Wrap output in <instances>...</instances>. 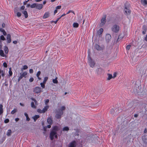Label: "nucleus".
<instances>
[{
  "label": "nucleus",
  "mask_w": 147,
  "mask_h": 147,
  "mask_svg": "<svg viewBox=\"0 0 147 147\" xmlns=\"http://www.w3.org/2000/svg\"><path fill=\"white\" fill-rule=\"evenodd\" d=\"M60 129V127L57 125L52 127L49 134V138L51 140H53L54 139V137L56 139L58 138L57 132Z\"/></svg>",
  "instance_id": "1"
},
{
  "label": "nucleus",
  "mask_w": 147,
  "mask_h": 147,
  "mask_svg": "<svg viewBox=\"0 0 147 147\" xmlns=\"http://www.w3.org/2000/svg\"><path fill=\"white\" fill-rule=\"evenodd\" d=\"M146 110V109L145 104L144 103L140 104L139 105L137 108V112L139 114Z\"/></svg>",
  "instance_id": "2"
},
{
  "label": "nucleus",
  "mask_w": 147,
  "mask_h": 147,
  "mask_svg": "<svg viewBox=\"0 0 147 147\" xmlns=\"http://www.w3.org/2000/svg\"><path fill=\"white\" fill-rule=\"evenodd\" d=\"M111 30L113 32L117 33L120 31V27L119 25L115 24L111 27Z\"/></svg>",
  "instance_id": "3"
},
{
  "label": "nucleus",
  "mask_w": 147,
  "mask_h": 147,
  "mask_svg": "<svg viewBox=\"0 0 147 147\" xmlns=\"http://www.w3.org/2000/svg\"><path fill=\"white\" fill-rule=\"evenodd\" d=\"M63 114V112L58 109L55 115V117L57 119H60L61 117V115H62Z\"/></svg>",
  "instance_id": "4"
},
{
  "label": "nucleus",
  "mask_w": 147,
  "mask_h": 147,
  "mask_svg": "<svg viewBox=\"0 0 147 147\" xmlns=\"http://www.w3.org/2000/svg\"><path fill=\"white\" fill-rule=\"evenodd\" d=\"M106 16L104 15L101 20V23L100 24V26H102L105 25L106 22Z\"/></svg>",
  "instance_id": "5"
},
{
  "label": "nucleus",
  "mask_w": 147,
  "mask_h": 147,
  "mask_svg": "<svg viewBox=\"0 0 147 147\" xmlns=\"http://www.w3.org/2000/svg\"><path fill=\"white\" fill-rule=\"evenodd\" d=\"M141 117L144 118L146 119H147V111L146 110L143 111L142 113H140Z\"/></svg>",
  "instance_id": "6"
},
{
  "label": "nucleus",
  "mask_w": 147,
  "mask_h": 147,
  "mask_svg": "<svg viewBox=\"0 0 147 147\" xmlns=\"http://www.w3.org/2000/svg\"><path fill=\"white\" fill-rule=\"evenodd\" d=\"M88 60L90 66L91 67H93L95 65V63L94 61L92 60L90 57L89 58Z\"/></svg>",
  "instance_id": "7"
},
{
  "label": "nucleus",
  "mask_w": 147,
  "mask_h": 147,
  "mask_svg": "<svg viewBox=\"0 0 147 147\" xmlns=\"http://www.w3.org/2000/svg\"><path fill=\"white\" fill-rule=\"evenodd\" d=\"M20 76L19 77L18 79V82H19L23 77H25L26 76L27 74V73L26 71L23 72L22 74L20 73Z\"/></svg>",
  "instance_id": "8"
},
{
  "label": "nucleus",
  "mask_w": 147,
  "mask_h": 147,
  "mask_svg": "<svg viewBox=\"0 0 147 147\" xmlns=\"http://www.w3.org/2000/svg\"><path fill=\"white\" fill-rule=\"evenodd\" d=\"M77 145L76 142L75 140H73L69 144L68 147H76Z\"/></svg>",
  "instance_id": "9"
},
{
  "label": "nucleus",
  "mask_w": 147,
  "mask_h": 147,
  "mask_svg": "<svg viewBox=\"0 0 147 147\" xmlns=\"http://www.w3.org/2000/svg\"><path fill=\"white\" fill-rule=\"evenodd\" d=\"M41 88L39 87H36L33 89V92L35 93L38 94L41 91Z\"/></svg>",
  "instance_id": "10"
},
{
  "label": "nucleus",
  "mask_w": 147,
  "mask_h": 147,
  "mask_svg": "<svg viewBox=\"0 0 147 147\" xmlns=\"http://www.w3.org/2000/svg\"><path fill=\"white\" fill-rule=\"evenodd\" d=\"M104 46H102L100 47L99 45L97 44H96L95 45V48L98 51L102 50L104 49Z\"/></svg>",
  "instance_id": "11"
},
{
  "label": "nucleus",
  "mask_w": 147,
  "mask_h": 147,
  "mask_svg": "<svg viewBox=\"0 0 147 147\" xmlns=\"http://www.w3.org/2000/svg\"><path fill=\"white\" fill-rule=\"evenodd\" d=\"M111 35L109 34H107L106 36L105 39L107 42H109L111 40Z\"/></svg>",
  "instance_id": "12"
},
{
  "label": "nucleus",
  "mask_w": 147,
  "mask_h": 147,
  "mask_svg": "<svg viewBox=\"0 0 147 147\" xmlns=\"http://www.w3.org/2000/svg\"><path fill=\"white\" fill-rule=\"evenodd\" d=\"M124 11H125V14L126 15H129L131 13L130 10L129 9H127L126 6H125Z\"/></svg>",
  "instance_id": "13"
},
{
  "label": "nucleus",
  "mask_w": 147,
  "mask_h": 147,
  "mask_svg": "<svg viewBox=\"0 0 147 147\" xmlns=\"http://www.w3.org/2000/svg\"><path fill=\"white\" fill-rule=\"evenodd\" d=\"M7 42L8 43H10L11 41V36L10 34H8L7 36Z\"/></svg>",
  "instance_id": "14"
},
{
  "label": "nucleus",
  "mask_w": 147,
  "mask_h": 147,
  "mask_svg": "<svg viewBox=\"0 0 147 147\" xmlns=\"http://www.w3.org/2000/svg\"><path fill=\"white\" fill-rule=\"evenodd\" d=\"M96 71L98 74H99L102 73L104 71L101 68H98L96 70Z\"/></svg>",
  "instance_id": "15"
},
{
  "label": "nucleus",
  "mask_w": 147,
  "mask_h": 147,
  "mask_svg": "<svg viewBox=\"0 0 147 147\" xmlns=\"http://www.w3.org/2000/svg\"><path fill=\"white\" fill-rule=\"evenodd\" d=\"M103 30L102 28H100L97 31V34L99 37H100L101 36V34L103 32Z\"/></svg>",
  "instance_id": "16"
},
{
  "label": "nucleus",
  "mask_w": 147,
  "mask_h": 147,
  "mask_svg": "<svg viewBox=\"0 0 147 147\" xmlns=\"http://www.w3.org/2000/svg\"><path fill=\"white\" fill-rule=\"evenodd\" d=\"M36 9L40 10L43 7V5L42 4H36Z\"/></svg>",
  "instance_id": "17"
},
{
  "label": "nucleus",
  "mask_w": 147,
  "mask_h": 147,
  "mask_svg": "<svg viewBox=\"0 0 147 147\" xmlns=\"http://www.w3.org/2000/svg\"><path fill=\"white\" fill-rule=\"evenodd\" d=\"M47 122L49 124L52 125L53 123V121L52 118L51 117L48 118L47 119Z\"/></svg>",
  "instance_id": "18"
},
{
  "label": "nucleus",
  "mask_w": 147,
  "mask_h": 147,
  "mask_svg": "<svg viewBox=\"0 0 147 147\" xmlns=\"http://www.w3.org/2000/svg\"><path fill=\"white\" fill-rule=\"evenodd\" d=\"M140 2L144 6L147 5V0H141Z\"/></svg>",
  "instance_id": "19"
},
{
  "label": "nucleus",
  "mask_w": 147,
  "mask_h": 147,
  "mask_svg": "<svg viewBox=\"0 0 147 147\" xmlns=\"http://www.w3.org/2000/svg\"><path fill=\"white\" fill-rule=\"evenodd\" d=\"M49 16V13L47 12L45 13L43 16V19H46L48 18Z\"/></svg>",
  "instance_id": "20"
},
{
  "label": "nucleus",
  "mask_w": 147,
  "mask_h": 147,
  "mask_svg": "<svg viewBox=\"0 0 147 147\" xmlns=\"http://www.w3.org/2000/svg\"><path fill=\"white\" fill-rule=\"evenodd\" d=\"M40 117V116L38 115H35L34 117H32L33 119H34V122H35L36 120L39 118Z\"/></svg>",
  "instance_id": "21"
},
{
  "label": "nucleus",
  "mask_w": 147,
  "mask_h": 147,
  "mask_svg": "<svg viewBox=\"0 0 147 147\" xmlns=\"http://www.w3.org/2000/svg\"><path fill=\"white\" fill-rule=\"evenodd\" d=\"M49 107V106L48 105H46L44 107V108L42 109V111L44 113H45L47 111Z\"/></svg>",
  "instance_id": "22"
},
{
  "label": "nucleus",
  "mask_w": 147,
  "mask_h": 147,
  "mask_svg": "<svg viewBox=\"0 0 147 147\" xmlns=\"http://www.w3.org/2000/svg\"><path fill=\"white\" fill-rule=\"evenodd\" d=\"M9 74L8 75V77H10V76H12L13 74V73L12 71H11V67H10L9 68Z\"/></svg>",
  "instance_id": "23"
},
{
  "label": "nucleus",
  "mask_w": 147,
  "mask_h": 147,
  "mask_svg": "<svg viewBox=\"0 0 147 147\" xmlns=\"http://www.w3.org/2000/svg\"><path fill=\"white\" fill-rule=\"evenodd\" d=\"M22 13L24 15L25 17L26 18H28V14L26 11H22Z\"/></svg>",
  "instance_id": "24"
},
{
  "label": "nucleus",
  "mask_w": 147,
  "mask_h": 147,
  "mask_svg": "<svg viewBox=\"0 0 147 147\" xmlns=\"http://www.w3.org/2000/svg\"><path fill=\"white\" fill-rule=\"evenodd\" d=\"M3 105L2 104L0 105V115L3 112Z\"/></svg>",
  "instance_id": "25"
},
{
  "label": "nucleus",
  "mask_w": 147,
  "mask_h": 147,
  "mask_svg": "<svg viewBox=\"0 0 147 147\" xmlns=\"http://www.w3.org/2000/svg\"><path fill=\"white\" fill-rule=\"evenodd\" d=\"M0 31L3 33V34L4 36H5L7 35V33L5 30L2 28H0Z\"/></svg>",
  "instance_id": "26"
},
{
  "label": "nucleus",
  "mask_w": 147,
  "mask_h": 147,
  "mask_svg": "<svg viewBox=\"0 0 147 147\" xmlns=\"http://www.w3.org/2000/svg\"><path fill=\"white\" fill-rule=\"evenodd\" d=\"M24 115L26 117V120L28 121H29L30 120V119L29 118L28 114L26 113H25Z\"/></svg>",
  "instance_id": "27"
},
{
  "label": "nucleus",
  "mask_w": 147,
  "mask_h": 147,
  "mask_svg": "<svg viewBox=\"0 0 147 147\" xmlns=\"http://www.w3.org/2000/svg\"><path fill=\"white\" fill-rule=\"evenodd\" d=\"M11 129H9L7 131V135L8 136H11Z\"/></svg>",
  "instance_id": "28"
},
{
  "label": "nucleus",
  "mask_w": 147,
  "mask_h": 147,
  "mask_svg": "<svg viewBox=\"0 0 147 147\" xmlns=\"http://www.w3.org/2000/svg\"><path fill=\"white\" fill-rule=\"evenodd\" d=\"M0 74H1V76L3 77H4L5 75V71L1 69H0Z\"/></svg>",
  "instance_id": "29"
},
{
  "label": "nucleus",
  "mask_w": 147,
  "mask_h": 147,
  "mask_svg": "<svg viewBox=\"0 0 147 147\" xmlns=\"http://www.w3.org/2000/svg\"><path fill=\"white\" fill-rule=\"evenodd\" d=\"M69 130V127H67V126H65V127H64L63 129V131H68Z\"/></svg>",
  "instance_id": "30"
},
{
  "label": "nucleus",
  "mask_w": 147,
  "mask_h": 147,
  "mask_svg": "<svg viewBox=\"0 0 147 147\" xmlns=\"http://www.w3.org/2000/svg\"><path fill=\"white\" fill-rule=\"evenodd\" d=\"M0 55L3 57H5V55L4 54L3 51L1 49L0 50Z\"/></svg>",
  "instance_id": "31"
},
{
  "label": "nucleus",
  "mask_w": 147,
  "mask_h": 147,
  "mask_svg": "<svg viewBox=\"0 0 147 147\" xmlns=\"http://www.w3.org/2000/svg\"><path fill=\"white\" fill-rule=\"evenodd\" d=\"M79 26V24L78 23L76 22H74L73 24V26L74 28H77Z\"/></svg>",
  "instance_id": "32"
},
{
  "label": "nucleus",
  "mask_w": 147,
  "mask_h": 147,
  "mask_svg": "<svg viewBox=\"0 0 147 147\" xmlns=\"http://www.w3.org/2000/svg\"><path fill=\"white\" fill-rule=\"evenodd\" d=\"M4 50L5 51V52L6 53H7L8 52V49L7 46H5L4 47Z\"/></svg>",
  "instance_id": "33"
},
{
  "label": "nucleus",
  "mask_w": 147,
  "mask_h": 147,
  "mask_svg": "<svg viewBox=\"0 0 147 147\" xmlns=\"http://www.w3.org/2000/svg\"><path fill=\"white\" fill-rule=\"evenodd\" d=\"M108 78H107V80H109L111 79L112 78H113V76L112 74H108Z\"/></svg>",
  "instance_id": "34"
},
{
  "label": "nucleus",
  "mask_w": 147,
  "mask_h": 147,
  "mask_svg": "<svg viewBox=\"0 0 147 147\" xmlns=\"http://www.w3.org/2000/svg\"><path fill=\"white\" fill-rule=\"evenodd\" d=\"M28 68V67L26 65H24L23 66V67L21 68V70L23 71V70H26Z\"/></svg>",
  "instance_id": "35"
},
{
  "label": "nucleus",
  "mask_w": 147,
  "mask_h": 147,
  "mask_svg": "<svg viewBox=\"0 0 147 147\" xmlns=\"http://www.w3.org/2000/svg\"><path fill=\"white\" fill-rule=\"evenodd\" d=\"M31 107L33 108H36V106L34 105V102H31Z\"/></svg>",
  "instance_id": "36"
},
{
  "label": "nucleus",
  "mask_w": 147,
  "mask_h": 147,
  "mask_svg": "<svg viewBox=\"0 0 147 147\" xmlns=\"http://www.w3.org/2000/svg\"><path fill=\"white\" fill-rule=\"evenodd\" d=\"M17 111V109H14L11 112V114H14Z\"/></svg>",
  "instance_id": "37"
},
{
  "label": "nucleus",
  "mask_w": 147,
  "mask_h": 147,
  "mask_svg": "<svg viewBox=\"0 0 147 147\" xmlns=\"http://www.w3.org/2000/svg\"><path fill=\"white\" fill-rule=\"evenodd\" d=\"M57 78L56 77L55 79H53V82L54 83L57 84L58 83V81L57 80Z\"/></svg>",
  "instance_id": "38"
},
{
  "label": "nucleus",
  "mask_w": 147,
  "mask_h": 147,
  "mask_svg": "<svg viewBox=\"0 0 147 147\" xmlns=\"http://www.w3.org/2000/svg\"><path fill=\"white\" fill-rule=\"evenodd\" d=\"M36 3H34L32 4V5H31L30 6V7L31 8H34L35 7H36Z\"/></svg>",
  "instance_id": "39"
},
{
  "label": "nucleus",
  "mask_w": 147,
  "mask_h": 147,
  "mask_svg": "<svg viewBox=\"0 0 147 147\" xmlns=\"http://www.w3.org/2000/svg\"><path fill=\"white\" fill-rule=\"evenodd\" d=\"M37 111L39 113H44L42 111V110H41V109H38L37 110Z\"/></svg>",
  "instance_id": "40"
},
{
  "label": "nucleus",
  "mask_w": 147,
  "mask_h": 147,
  "mask_svg": "<svg viewBox=\"0 0 147 147\" xmlns=\"http://www.w3.org/2000/svg\"><path fill=\"white\" fill-rule=\"evenodd\" d=\"M65 109V106H62L61 108V109H59L60 110H61L62 111H64Z\"/></svg>",
  "instance_id": "41"
},
{
  "label": "nucleus",
  "mask_w": 147,
  "mask_h": 147,
  "mask_svg": "<svg viewBox=\"0 0 147 147\" xmlns=\"http://www.w3.org/2000/svg\"><path fill=\"white\" fill-rule=\"evenodd\" d=\"M114 112L115 111L113 109H112L110 111L109 113L110 114H111V115H113L114 114Z\"/></svg>",
  "instance_id": "42"
},
{
  "label": "nucleus",
  "mask_w": 147,
  "mask_h": 147,
  "mask_svg": "<svg viewBox=\"0 0 147 147\" xmlns=\"http://www.w3.org/2000/svg\"><path fill=\"white\" fill-rule=\"evenodd\" d=\"M1 40H5V38L4 37V36L3 35H1L0 36Z\"/></svg>",
  "instance_id": "43"
},
{
  "label": "nucleus",
  "mask_w": 147,
  "mask_h": 147,
  "mask_svg": "<svg viewBox=\"0 0 147 147\" xmlns=\"http://www.w3.org/2000/svg\"><path fill=\"white\" fill-rule=\"evenodd\" d=\"M48 79V77H46L44 78V80L43 81V82L44 83H45L47 82V80Z\"/></svg>",
  "instance_id": "44"
},
{
  "label": "nucleus",
  "mask_w": 147,
  "mask_h": 147,
  "mask_svg": "<svg viewBox=\"0 0 147 147\" xmlns=\"http://www.w3.org/2000/svg\"><path fill=\"white\" fill-rule=\"evenodd\" d=\"M45 84L44 82H41L40 83V85L43 88H45Z\"/></svg>",
  "instance_id": "45"
},
{
  "label": "nucleus",
  "mask_w": 147,
  "mask_h": 147,
  "mask_svg": "<svg viewBox=\"0 0 147 147\" xmlns=\"http://www.w3.org/2000/svg\"><path fill=\"white\" fill-rule=\"evenodd\" d=\"M31 99L32 100L34 101V102L35 103V105H36L37 104V102L36 100L33 98H32Z\"/></svg>",
  "instance_id": "46"
},
{
  "label": "nucleus",
  "mask_w": 147,
  "mask_h": 147,
  "mask_svg": "<svg viewBox=\"0 0 147 147\" xmlns=\"http://www.w3.org/2000/svg\"><path fill=\"white\" fill-rule=\"evenodd\" d=\"M21 13L19 12H17V16L18 17H20L21 16Z\"/></svg>",
  "instance_id": "47"
},
{
  "label": "nucleus",
  "mask_w": 147,
  "mask_h": 147,
  "mask_svg": "<svg viewBox=\"0 0 147 147\" xmlns=\"http://www.w3.org/2000/svg\"><path fill=\"white\" fill-rule=\"evenodd\" d=\"M9 120L7 118L4 120V122L5 123H8L9 122Z\"/></svg>",
  "instance_id": "48"
},
{
  "label": "nucleus",
  "mask_w": 147,
  "mask_h": 147,
  "mask_svg": "<svg viewBox=\"0 0 147 147\" xmlns=\"http://www.w3.org/2000/svg\"><path fill=\"white\" fill-rule=\"evenodd\" d=\"M3 65V66L4 67H5V68H6L7 67V64L6 62H4Z\"/></svg>",
  "instance_id": "49"
},
{
  "label": "nucleus",
  "mask_w": 147,
  "mask_h": 147,
  "mask_svg": "<svg viewBox=\"0 0 147 147\" xmlns=\"http://www.w3.org/2000/svg\"><path fill=\"white\" fill-rule=\"evenodd\" d=\"M73 13V14H75V13H74V11H72V10H69L67 13L66 14H68L69 13Z\"/></svg>",
  "instance_id": "50"
},
{
  "label": "nucleus",
  "mask_w": 147,
  "mask_h": 147,
  "mask_svg": "<svg viewBox=\"0 0 147 147\" xmlns=\"http://www.w3.org/2000/svg\"><path fill=\"white\" fill-rule=\"evenodd\" d=\"M41 74V72L40 71H38L36 74V76L37 77L39 76Z\"/></svg>",
  "instance_id": "51"
},
{
  "label": "nucleus",
  "mask_w": 147,
  "mask_h": 147,
  "mask_svg": "<svg viewBox=\"0 0 147 147\" xmlns=\"http://www.w3.org/2000/svg\"><path fill=\"white\" fill-rule=\"evenodd\" d=\"M131 46L130 45H127L126 47V49L127 50H129Z\"/></svg>",
  "instance_id": "52"
},
{
  "label": "nucleus",
  "mask_w": 147,
  "mask_h": 147,
  "mask_svg": "<svg viewBox=\"0 0 147 147\" xmlns=\"http://www.w3.org/2000/svg\"><path fill=\"white\" fill-rule=\"evenodd\" d=\"M34 78L32 77L30 78L29 80L30 82H32L34 81Z\"/></svg>",
  "instance_id": "53"
},
{
  "label": "nucleus",
  "mask_w": 147,
  "mask_h": 147,
  "mask_svg": "<svg viewBox=\"0 0 147 147\" xmlns=\"http://www.w3.org/2000/svg\"><path fill=\"white\" fill-rule=\"evenodd\" d=\"M61 5L58 6L56 7V9H60L61 8Z\"/></svg>",
  "instance_id": "54"
},
{
  "label": "nucleus",
  "mask_w": 147,
  "mask_h": 147,
  "mask_svg": "<svg viewBox=\"0 0 147 147\" xmlns=\"http://www.w3.org/2000/svg\"><path fill=\"white\" fill-rule=\"evenodd\" d=\"M49 102V100L48 99H46L45 101V104L47 105Z\"/></svg>",
  "instance_id": "55"
},
{
  "label": "nucleus",
  "mask_w": 147,
  "mask_h": 147,
  "mask_svg": "<svg viewBox=\"0 0 147 147\" xmlns=\"http://www.w3.org/2000/svg\"><path fill=\"white\" fill-rule=\"evenodd\" d=\"M29 73L30 74H32L33 72V71L32 69H29Z\"/></svg>",
  "instance_id": "56"
},
{
  "label": "nucleus",
  "mask_w": 147,
  "mask_h": 147,
  "mask_svg": "<svg viewBox=\"0 0 147 147\" xmlns=\"http://www.w3.org/2000/svg\"><path fill=\"white\" fill-rule=\"evenodd\" d=\"M4 84L6 86H7L8 85V84L6 80L5 82L4 83Z\"/></svg>",
  "instance_id": "57"
},
{
  "label": "nucleus",
  "mask_w": 147,
  "mask_h": 147,
  "mask_svg": "<svg viewBox=\"0 0 147 147\" xmlns=\"http://www.w3.org/2000/svg\"><path fill=\"white\" fill-rule=\"evenodd\" d=\"M142 140L145 144H146V143H147V139H143Z\"/></svg>",
  "instance_id": "58"
},
{
  "label": "nucleus",
  "mask_w": 147,
  "mask_h": 147,
  "mask_svg": "<svg viewBox=\"0 0 147 147\" xmlns=\"http://www.w3.org/2000/svg\"><path fill=\"white\" fill-rule=\"evenodd\" d=\"M25 6L24 5L21 6L20 8V9L24 10L25 8Z\"/></svg>",
  "instance_id": "59"
},
{
  "label": "nucleus",
  "mask_w": 147,
  "mask_h": 147,
  "mask_svg": "<svg viewBox=\"0 0 147 147\" xmlns=\"http://www.w3.org/2000/svg\"><path fill=\"white\" fill-rule=\"evenodd\" d=\"M116 76V73H114L113 75V78H114Z\"/></svg>",
  "instance_id": "60"
},
{
  "label": "nucleus",
  "mask_w": 147,
  "mask_h": 147,
  "mask_svg": "<svg viewBox=\"0 0 147 147\" xmlns=\"http://www.w3.org/2000/svg\"><path fill=\"white\" fill-rule=\"evenodd\" d=\"M57 9H56L55 10L54 13V15H55V14L57 13Z\"/></svg>",
  "instance_id": "61"
},
{
  "label": "nucleus",
  "mask_w": 147,
  "mask_h": 147,
  "mask_svg": "<svg viewBox=\"0 0 147 147\" xmlns=\"http://www.w3.org/2000/svg\"><path fill=\"white\" fill-rule=\"evenodd\" d=\"M29 0H28L27 1H25L24 2L23 4L24 5H25L26 4V3H27L28 1Z\"/></svg>",
  "instance_id": "62"
},
{
  "label": "nucleus",
  "mask_w": 147,
  "mask_h": 147,
  "mask_svg": "<svg viewBox=\"0 0 147 147\" xmlns=\"http://www.w3.org/2000/svg\"><path fill=\"white\" fill-rule=\"evenodd\" d=\"M51 125H48L47 126V127L48 128H50L51 127Z\"/></svg>",
  "instance_id": "63"
},
{
  "label": "nucleus",
  "mask_w": 147,
  "mask_h": 147,
  "mask_svg": "<svg viewBox=\"0 0 147 147\" xmlns=\"http://www.w3.org/2000/svg\"><path fill=\"white\" fill-rule=\"evenodd\" d=\"M144 40L147 41V34L146 35V37H145Z\"/></svg>",
  "instance_id": "64"
}]
</instances>
